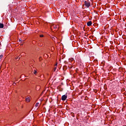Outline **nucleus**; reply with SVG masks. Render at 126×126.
<instances>
[{"label": "nucleus", "mask_w": 126, "mask_h": 126, "mask_svg": "<svg viewBox=\"0 0 126 126\" xmlns=\"http://www.w3.org/2000/svg\"><path fill=\"white\" fill-rule=\"evenodd\" d=\"M87 25L88 26H91V25H92V22L89 21V22H88Z\"/></svg>", "instance_id": "nucleus-5"}, {"label": "nucleus", "mask_w": 126, "mask_h": 126, "mask_svg": "<svg viewBox=\"0 0 126 126\" xmlns=\"http://www.w3.org/2000/svg\"><path fill=\"white\" fill-rule=\"evenodd\" d=\"M56 39H57V37L55 36L54 37H53L52 38V40L54 41V40H56Z\"/></svg>", "instance_id": "nucleus-9"}, {"label": "nucleus", "mask_w": 126, "mask_h": 126, "mask_svg": "<svg viewBox=\"0 0 126 126\" xmlns=\"http://www.w3.org/2000/svg\"><path fill=\"white\" fill-rule=\"evenodd\" d=\"M18 58H19V59H18ZM20 59V57H18V58H16V60H19Z\"/></svg>", "instance_id": "nucleus-14"}, {"label": "nucleus", "mask_w": 126, "mask_h": 126, "mask_svg": "<svg viewBox=\"0 0 126 126\" xmlns=\"http://www.w3.org/2000/svg\"><path fill=\"white\" fill-rule=\"evenodd\" d=\"M66 98H67V95H63L62 96V101H65L66 100Z\"/></svg>", "instance_id": "nucleus-2"}, {"label": "nucleus", "mask_w": 126, "mask_h": 126, "mask_svg": "<svg viewBox=\"0 0 126 126\" xmlns=\"http://www.w3.org/2000/svg\"><path fill=\"white\" fill-rule=\"evenodd\" d=\"M52 50H54V49H55V48H54V47H52Z\"/></svg>", "instance_id": "nucleus-15"}, {"label": "nucleus", "mask_w": 126, "mask_h": 126, "mask_svg": "<svg viewBox=\"0 0 126 126\" xmlns=\"http://www.w3.org/2000/svg\"><path fill=\"white\" fill-rule=\"evenodd\" d=\"M38 106H39V102H37L36 103V104L35 105V107L36 108H37V107H38Z\"/></svg>", "instance_id": "nucleus-8"}, {"label": "nucleus", "mask_w": 126, "mask_h": 126, "mask_svg": "<svg viewBox=\"0 0 126 126\" xmlns=\"http://www.w3.org/2000/svg\"><path fill=\"white\" fill-rule=\"evenodd\" d=\"M91 4V3L89 1H85V5L86 7H89Z\"/></svg>", "instance_id": "nucleus-1"}, {"label": "nucleus", "mask_w": 126, "mask_h": 126, "mask_svg": "<svg viewBox=\"0 0 126 126\" xmlns=\"http://www.w3.org/2000/svg\"><path fill=\"white\" fill-rule=\"evenodd\" d=\"M4 25L3 24L0 23V28H3Z\"/></svg>", "instance_id": "nucleus-7"}, {"label": "nucleus", "mask_w": 126, "mask_h": 126, "mask_svg": "<svg viewBox=\"0 0 126 126\" xmlns=\"http://www.w3.org/2000/svg\"><path fill=\"white\" fill-rule=\"evenodd\" d=\"M39 36L41 37H44V35H43V34H40Z\"/></svg>", "instance_id": "nucleus-13"}, {"label": "nucleus", "mask_w": 126, "mask_h": 126, "mask_svg": "<svg viewBox=\"0 0 126 126\" xmlns=\"http://www.w3.org/2000/svg\"><path fill=\"white\" fill-rule=\"evenodd\" d=\"M26 101L28 103H29V102H30V96H28L27 98H26Z\"/></svg>", "instance_id": "nucleus-3"}, {"label": "nucleus", "mask_w": 126, "mask_h": 126, "mask_svg": "<svg viewBox=\"0 0 126 126\" xmlns=\"http://www.w3.org/2000/svg\"><path fill=\"white\" fill-rule=\"evenodd\" d=\"M38 45H39L40 47H42V46H43V43L40 44V43H39Z\"/></svg>", "instance_id": "nucleus-11"}, {"label": "nucleus", "mask_w": 126, "mask_h": 126, "mask_svg": "<svg viewBox=\"0 0 126 126\" xmlns=\"http://www.w3.org/2000/svg\"><path fill=\"white\" fill-rule=\"evenodd\" d=\"M58 65V63H56L55 64V66L54 67V71H56V70L57 69V66Z\"/></svg>", "instance_id": "nucleus-6"}, {"label": "nucleus", "mask_w": 126, "mask_h": 126, "mask_svg": "<svg viewBox=\"0 0 126 126\" xmlns=\"http://www.w3.org/2000/svg\"><path fill=\"white\" fill-rule=\"evenodd\" d=\"M33 73L34 74H36V73H37V71H36V70H34Z\"/></svg>", "instance_id": "nucleus-10"}, {"label": "nucleus", "mask_w": 126, "mask_h": 126, "mask_svg": "<svg viewBox=\"0 0 126 126\" xmlns=\"http://www.w3.org/2000/svg\"><path fill=\"white\" fill-rule=\"evenodd\" d=\"M2 57H3V55H0V59H2Z\"/></svg>", "instance_id": "nucleus-12"}, {"label": "nucleus", "mask_w": 126, "mask_h": 126, "mask_svg": "<svg viewBox=\"0 0 126 126\" xmlns=\"http://www.w3.org/2000/svg\"><path fill=\"white\" fill-rule=\"evenodd\" d=\"M52 28H53L54 29H59V26L58 25H54Z\"/></svg>", "instance_id": "nucleus-4"}, {"label": "nucleus", "mask_w": 126, "mask_h": 126, "mask_svg": "<svg viewBox=\"0 0 126 126\" xmlns=\"http://www.w3.org/2000/svg\"><path fill=\"white\" fill-rule=\"evenodd\" d=\"M70 60H71V61H73V58H71Z\"/></svg>", "instance_id": "nucleus-16"}]
</instances>
